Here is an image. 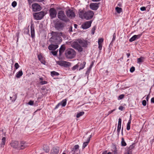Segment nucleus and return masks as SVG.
Listing matches in <instances>:
<instances>
[{
    "mask_svg": "<svg viewBox=\"0 0 154 154\" xmlns=\"http://www.w3.org/2000/svg\"><path fill=\"white\" fill-rule=\"evenodd\" d=\"M91 21H87L82 25V27L84 29H88L91 26Z\"/></svg>",
    "mask_w": 154,
    "mask_h": 154,
    "instance_id": "nucleus-14",
    "label": "nucleus"
},
{
    "mask_svg": "<svg viewBox=\"0 0 154 154\" xmlns=\"http://www.w3.org/2000/svg\"><path fill=\"white\" fill-rule=\"evenodd\" d=\"M79 148V146L78 145H76L74 146V149L75 150L78 149Z\"/></svg>",
    "mask_w": 154,
    "mask_h": 154,
    "instance_id": "nucleus-55",
    "label": "nucleus"
},
{
    "mask_svg": "<svg viewBox=\"0 0 154 154\" xmlns=\"http://www.w3.org/2000/svg\"><path fill=\"white\" fill-rule=\"evenodd\" d=\"M103 39L102 38H100L98 40V44H102V43L103 42Z\"/></svg>",
    "mask_w": 154,
    "mask_h": 154,
    "instance_id": "nucleus-37",
    "label": "nucleus"
},
{
    "mask_svg": "<svg viewBox=\"0 0 154 154\" xmlns=\"http://www.w3.org/2000/svg\"><path fill=\"white\" fill-rule=\"evenodd\" d=\"M38 60L40 61L42 63L44 64H45V62L41 54H39L38 55Z\"/></svg>",
    "mask_w": 154,
    "mask_h": 154,
    "instance_id": "nucleus-20",
    "label": "nucleus"
},
{
    "mask_svg": "<svg viewBox=\"0 0 154 154\" xmlns=\"http://www.w3.org/2000/svg\"><path fill=\"white\" fill-rule=\"evenodd\" d=\"M135 67L134 66H132L130 69V71L131 72H133L135 70Z\"/></svg>",
    "mask_w": 154,
    "mask_h": 154,
    "instance_id": "nucleus-44",
    "label": "nucleus"
},
{
    "mask_svg": "<svg viewBox=\"0 0 154 154\" xmlns=\"http://www.w3.org/2000/svg\"><path fill=\"white\" fill-rule=\"evenodd\" d=\"M66 103V99L63 100L62 102L59 103L55 107L54 109H56L58 108L60 105H62L63 106H65Z\"/></svg>",
    "mask_w": 154,
    "mask_h": 154,
    "instance_id": "nucleus-16",
    "label": "nucleus"
},
{
    "mask_svg": "<svg viewBox=\"0 0 154 154\" xmlns=\"http://www.w3.org/2000/svg\"><path fill=\"white\" fill-rule=\"evenodd\" d=\"M94 61H93L91 63V64L89 68L88 69L87 71L86 72V73H87V72H90V71L91 70V69L93 66L94 65Z\"/></svg>",
    "mask_w": 154,
    "mask_h": 154,
    "instance_id": "nucleus-29",
    "label": "nucleus"
},
{
    "mask_svg": "<svg viewBox=\"0 0 154 154\" xmlns=\"http://www.w3.org/2000/svg\"><path fill=\"white\" fill-rule=\"evenodd\" d=\"M88 43L87 41L84 39H78L71 44V47L76 50L79 52H82L83 50V48H87Z\"/></svg>",
    "mask_w": 154,
    "mask_h": 154,
    "instance_id": "nucleus-2",
    "label": "nucleus"
},
{
    "mask_svg": "<svg viewBox=\"0 0 154 154\" xmlns=\"http://www.w3.org/2000/svg\"><path fill=\"white\" fill-rule=\"evenodd\" d=\"M131 115H130L129 119L127 124V129L128 130H129L130 129V124L131 123Z\"/></svg>",
    "mask_w": 154,
    "mask_h": 154,
    "instance_id": "nucleus-23",
    "label": "nucleus"
},
{
    "mask_svg": "<svg viewBox=\"0 0 154 154\" xmlns=\"http://www.w3.org/2000/svg\"><path fill=\"white\" fill-rule=\"evenodd\" d=\"M74 27L75 28H77V26H78V25L77 24H75L74 25Z\"/></svg>",
    "mask_w": 154,
    "mask_h": 154,
    "instance_id": "nucleus-63",
    "label": "nucleus"
},
{
    "mask_svg": "<svg viewBox=\"0 0 154 154\" xmlns=\"http://www.w3.org/2000/svg\"><path fill=\"white\" fill-rule=\"evenodd\" d=\"M57 63L62 66H64L65 67H67L70 66L71 63L69 62H67L64 61H58L57 62Z\"/></svg>",
    "mask_w": 154,
    "mask_h": 154,
    "instance_id": "nucleus-10",
    "label": "nucleus"
},
{
    "mask_svg": "<svg viewBox=\"0 0 154 154\" xmlns=\"http://www.w3.org/2000/svg\"><path fill=\"white\" fill-rule=\"evenodd\" d=\"M57 17L60 20L65 22H68L69 21V20L65 15L64 11H60L58 12L57 14Z\"/></svg>",
    "mask_w": 154,
    "mask_h": 154,
    "instance_id": "nucleus-4",
    "label": "nucleus"
},
{
    "mask_svg": "<svg viewBox=\"0 0 154 154\" xmlns=\"http://www.w3.org/2000/svg\"><path fill=\"white\" fill-rule=\"evenodd\" d=\"M134 35L130 39H129V41L130 42H132L136 39V38L135 37Z\"/></svg>",
    "mask_w": 154,
    "mask_h": 154,
    "instance_id": "nucleus-35",
    "label": "nucleus"
},
{
    "mask_svg": "<svg viewBox=\"0 0 154 154\" xmlns=\"http://www.w3.org/2000/svg\"><path fill=\"white\" fill-rule=\"evenodd\" d=\"M6 142V138L5 137H2V142H1V147H3L5 144Z\"/></svg>",
    "mask_w": 154,
    "mask_h": 154,
    "instance_id": "nucleus-25",
    "label": "nucleus"
},
{
    "mask_svg": "<svg viewBox=\"0 0 154 154\" xmlns=\"http://www.w3.org/2000/svg\"><path fill=\"white\" fill-rule=\"evenodd\" d=\"M79 17L82 19H84L85 16V13H84V11L79 9Z\"/></svg>",
    "mask_w": 154,
    "mask_h": 154,
    "instance_id": "nucleus-18",
    "label": "nucleus"
},
{
    "mask_svg": "<svg viewBox=\"0 0 154 154\" xmlns=\"http://www.w3.org/2000/svg\"><path fill=\"white\" fill-rule=\"evenodd\" d=\"M51 35L52 37L50 40L51 44L49 45L48 49L50 50L54 51L58 48V44L62 42V38L61 36H63V33L52 31Z\"/></svg>",
    "mask_w": 154,
    "mask_h": 154,
    "instance_id": "nucleus-1",
    "label": "nucleus"
},
{
    "mask_svg": "<svg viewBox=\"0 0 154 154\" xmlns=\"http://www.w3.org/2000/svg\"><path fill=\"white\" fill-rule=\"evenodd\" d=\"M29 5H30L31 3H32L33 2V1L32 0H28Z\"/></svg>",
    "mask_w": 154,
    "mask_h": 154,
    "instance_id": "nucleus-56",
    "label": "nucleus"
},
{
    "mask_svg": "<svg viewBox=\"0 0 154 154\" xmlns=\"http://www.w3.org/2000/svg\"><path fill=\"white\" fill-rule=\"evenodd\" d=\"M91 137V135H90V136L88 138L87 141L83 143V146H82V149H83L84 148H85L88 145V143H89V141L90 140V138Z\"/></svg>",
    "mask_w": 154,
    "mask_h": 154,
    "instance_id": "nucleus-21",
    "label": "nucleus"
},
{
    "mask_svg": "<svg viewBox=\"0 0 154 154\" xmlns=\"http://www.w3.org/2000/svg\"><path fill=\"white\" fill-rule=\"evenodd\" d=\"M44 12L42 11L38 13H35L33 14V16L35 19L37 20H39L42 19L44 16Z\"/></svg>",
    "mask_w": 154,
    "mask_h": 154,
    "instance_id": "nucleus-6",
    "label": "nucleus"
},
{
    "mask_svg": "<svg viewBox=\"0 0 154 154\" xmlns=\"http://www.w3.org/2000/svg\"><path fill=\"white\" fill-rule=\"evenodd\" d=\"M64 26V23L60 21H57L54 24L55 28L58 30H63Z\"/></svg>",
    "mask_w": 154,
    "mask_h": 154,
    "instance_id": "nucleus-5",
    "label": "nucleus"
},
{
    "mask_svg": "<svg viewBox=\"0 0 154 154\" xmlns=\"http://www.w3.org/2000/svg\"><path fill=\"white\" fill-rule=\"evenodd\" d=\"M80 65H79V66H80V67L79 69V70H80L81 69H83L84 68L86 64V62L84 61L82 63H80Z\"/></svg>",
    "mask_w": 154,
    "mask_h": 154,
    "instance_id": "nucleus-24",
    "label": "nucleus"
},
{
    "mask_svg": "<svg viewBox=\"0 0 154 154\" xmlns=\"http://www.w3.org/2000/svg\"><path fill=\"white\" fill-rule=\"evenodd\" d=\"M17 97V94H15V95L14 96V101L16 99Z\"/></svg>",
    "mask_w": 154,
    "mask_h": 154,
    "instance_id": "nucleus-59",
    "label": "nucleus"
},
{
    "mask_svg": "<svg viewBox=\"0 0 154 154\" xmlns=\"http://www.w3.org/2000/svg\"><path fill=\"white\" fill-rule=\"evenodd\" d=\"M134 147L133 145H131L128 148V149H127V150L129 151V150H130L131 152H132L131 149Z\"/></svg>",
    "mask_w": 154,
    "mask_h": 154,
    "instance_id": "nucleus-38",
    "label": "nucleus"
},
{
    "mask_svg": "<svg viewBox=\"0 0 154 154\" xmlns=\"http://www.w3.org/2000/svg\"><path fill=\"white\" fill-rule=\"evenodd\" d=\"M122 122V119L121 118L119 119L118 123V126H121Z\"/></svg>",
    "mask_w": 154,
    "mask_h": 154,
    "instance_id": "nucleus-41",
    "label": "nucleus"
},
{
    "mask_svg": "<svg viewBox=\"0 0 154 154\" xmlns=\"http://www.w3.org/2000/svg\"><path fill=\"white\" fill-rule=\"evenodd\" d=\"M142 34H139L137 35H134L135 36V37L136 38V39L139 38L140 36H141Z\"/></svg>",
    "mask_w": 154,
    "mask_h": 154,
    "instance_id": "nucleus-47",
    "label": "nucleus"
},
{
    "mask_svg": "<svg viewBox=\"0 0 154 154\" xmlns=\"http://www.w3.org/2000/svg\"><path fill=\"white\" fill-rule=\"evenodd\" d=\"M14 67L16 69H17L19 67V65L17 63H16L14 65Z\"/></svg>",
    "mask_w": 154,
    "mask_h": 154,
    "instance_id": "nucleus-43",
    "label": "nucleus"
},
{
    "mask_svg": "<svg viewBox=\"0 0 154 154\" xmlns=\"http://www.w3.org/2000/svg\"><path fill=\"white\" fill-rule=\"evenodd\" d=\"M31 36L32 38L35 37V31L34 27L32 26H31Z\"/></svg>",
    "mask_w": 154,
    "mask_h": 154,
    "instance_id": "nucleus-22",
    "label": "nucleus"
},
{
    "mask_svg": "<svg viewBox=\"0 0 154 154\" xmlns=\"http://www.w3.org/2000/svg\"><path fill=\"white\" fill-rule=\"evenodd\" d=\"M151 102L154 103V97L152 98L151 99Z\"/></svg>",
    "mask_w": 154,
    "mask_h": 154,
    "instance_id": "nucleus-60",
    "label": "nucleus"
},
{
    "mask_svg": "<svg viewBox=\"0 0 154 154\" xmlns=\"http://www.w3.org/2000/svg\"><path fill=\"white\" fill-rule=\"evenodd\" d=\"M127 56L128 57H129L130 56V54L129 53H127Z\"/></svg>",
    "mask_w": 154,
    "mask_h": 154,
    "instance_id": "nucleus-64",
    "label": "nucleus"
},
{
    "mask_svg": "<svg viewBox=\"0 0 154 154\" xmlns=\"http://www.w3.org/2000/svg\"><path fill=\"white\" fill-rule=\"evenodd\" d=\"M58 52V50L57 51H51L50 52V53H51L54 56H56L57 55V53Z\"/></svg>",
    "mask_w": 154,
    "mask_h": 154,
    "instance_id": "nucleus-36",
    "label": "nucleus"
},
{
    "mask_svg": "<svg viewBox=\"0 0 154 154\" xmlns=\"http://www.w3.org/2000/svg\"><path fill=\"white\" fill-rule=\"evenodd\" d=\"M124 154H132V152H131L130 150L128 151L126 150V152Z\"/></svg>",
    "mask_w": 154,
    "mask_h": 154,
    "instance_id": "nucleus-51",
    "label": "nucleus"
},
{
    "mask_svg": "<svg viewBox=\"0 0 154 154\" xmlns=\"http://www.w3.org/2000/svg\"><path fill=\"white\" fill-rule=\"evenodd\" d=\"M124 107L122 106H120L119 107V109L121 110H122L123 109Z\"/></svg>",
    "mask_w": 154,
    "mask_h": 154,
    "instance_id": "nucleus-58",
    "label": "nucleus"
},
{
    "mask_svg": "<svg viewBox=\"0 0 154 154\" xmlns=\"http://www.w3.org/2000/svg\"><path fill=\"white\" fill-rule=\"evenodd\" d=\"M84 114V112H81L79 113H78L76 115V117L77 118L80 117L81 116L83 115Z\"/></svg>",
    "mask_w": 154,
    "mask_h": 154,
    "instance_id": "nucleus-32",
    "label": "nucleus"
},
{
    "mask_svg": "<svg viewBox=\"0 0 154 154\" xmlns=\"http://www.w3.org/2000/svg\"><path fill=\"white\" fill-rule=\"evenodd\" d=\"M50 16L51 19H52L57 17V12L56 10L53 8L50 9L49 11Z\"/></svg>",
    "mask_w": 154,
    "mask_h": 154,
    "instance_id": "nucleus-9",
    "label": "nucleus"
},
{
    "mask_svg": "<svg viewBox=\"0 0 154 154\" xmlns=\"http://www.w3.org/2000/svg\"><path fill=\"white\" fill-rule=\"evenodd\" d=\"M80 65V63L79 62L77 64L74 66L72 68V69L73 71L75 70L76 69H78Z\"/></svg>",
    "mask_w": 154,
    "mask_h": 154,
    "instance_id": "nucleus-28",
    "label": "nucleus"
},
{
    "mask_svg": "<svg viewBox=\"0 0 154 154\" xmlns=\"http://www.w3.org/2000/svg\"><path fill=\"white\" fill-rule=\"evenodd\" d=\"M125 95L124 94H121L118 97V99L119 100H121L124 97Z\"/></svg>",
    "mask_w": 154,
    "mask_h": 154,
    "instance_id": "nucleus-42",
    "label": "nucleus"
},
{
    "mask_svg": "<svg viewBox=\"0 0 154 154\" xmlns=\"http://www.w3.org/2000/svg\"><path fill=\"white\" fill-rule=\"evenodd\" d=\"M94 12L91 11H89L85 13V16L84 18L86 20H89L92 18L94 15Z\"/></svg>",
    "mask_w": 154,
    "mask_h": 154,
    "instance_id": "nucleus-8",
    "label": "nucleus"
},
{
    "mask_svg": "<svg viewBox=\"0 0 154 154\" xmlns=\"http://www.w3.org/2000/svg\"><path fill=\"white\" fill-rule=\"evenodd\" d=\"M65 56L67 59H72L74 58L76 55V52L72 48L67 49L65 51Z\"/></svg>",
    "mask_w": 154,
    "mask_h": 154,
    "instance_id": "nucleus-3",
    "label": "nucleus"
},
{
    "mask_svg": "<svg viewBox=\"0 0 154 154\" xmlns=\"http://www.w3.org/2000/svg\"><path fill=\"white\" fill-rule=\"evenodd\" d=\"M149 98V95H148L147 96V97H146V100L147 101H148V100Z\"/></svg>",
    "mask_w": 154,
    "mask_h": 154,
    "instance_id": "nucleus-62",
    "label": "nucleus"
},
{
    "mask_svg": "<svg viewBox=\"0 0 154 154\" xmlns=\"http://www.w3.org/2000/svg\"><path fill=\"white\" fill-rule=\"evenodd\" d=\"M43 149L45 152H49V147L46 145H45L43 146Z\"/></svg>",
    "mask_w": 154,
    "mask_h": 154,
    "instance_id": "nucleus-27",
    "label": "nucleus"
},
{
    "mask_svg": "<svg viewBox=\"0 0 154 154\" xmlns=\"http://www.w3.org/2000/svg\"><path fill=\"white\" fill-rule=\"evenodd\" d=\"M142 105L143 106H146V100H144L142 101Z\"/></svg>",
    "mask_w": 154,
    "mask_h": 154,
    "instance_id": "nucleus-46",
    "label": "nucleus"
},
{
    "mask_svg": "<svg viewBox=\"0 0 154 154\" xmlns=\"http://www.w3.org/2000/svg\"><path fill=\"white\" fill-rule=\"evenodd\" d=\"M115 110H116V109H114L113 110H111L108 113V114L107 115V116L109 115L111 113H112L113 111H115Z\"/></svg>",
    "mask_w": 154,
    "mask_h": 154,
    "instance_id": "nucleus-50",
    "label": "nucleus"
},
{
    "mask_svg": "<svg viewBox=\"0 0 154 154\" xmlns=\"http://www.w3.org/2000/svg\"><path fill=\"white\" fill-rule=\"evenodd\" d=\"M40 83L42 84V85H44V84H47V82L45 81H41V82H40Z\"/></svg>",
    "mask_w": 154,
    "mask_h": 154,
    "instance_id": "nucleus-49",
    "label": "nucleus"
},
{
    "mask_svg": "<svg viewBox=\"0 0 154 154\" xmlns=\"http://www.w3.org/2000/svg\"><path fill=\"white\" fill-rule=\"evenodd\" d=\"M69 28V29L68 30L69 32H72V26H70Z\"/></svg>",
    "mask_w": 154,
    "mask_h": 154,
    "instance_id": "nucleus-57",
    "label": "nucleus"
},
{
    "mask_svg": "<svg viewBox=\"0 0 154 154\" xmlns=\"http://www.w3.org/2000/svg\"><path fill=\"white\" fill-rule=\"evenodd\" d=\"M66 14L67 17L71 19L73 18L75 16V11L71 9H69L66 11Z\"/></svg>",
    "mask_w": 154,
    "mask_h": 154,
    "instance_id": "nucleus-7",
    "label": "nucleus"
},
{
    "mask_svg": "<svg viewBox=\"0 0 154 154\" xmlns=\"http://www.w3.org/2000/svg\"><path fill=\"white\" fill-rule=\"evenodd\" d=\"M140 9L141 11H144L146 10V8H145V7H141L140 8Z\"/></svg>",
    "mask_w": 154,
    "mask_h": 154,
    "instance_id": "nucleus-54",
    "label": "nucleus"
},
{
    "mask_svg": "<svg viewBox=\"0 0 154 154\" xmlns=\"http://www.w3.org/2000/svg\"><path fill=\"white\" fill-rule=\"evenodd\" d=\"M116 12L118 13H120L122 11V9L121 8H119L118 7H117L116 8Z\"/></svg>",
    "mask_w": 154,
    "mask_h": 154,
    "instance_id": "nucleus-34",
    "label": "nucleus"
},
{
    "mask_svg": "<svg viewBox=\"0 0 154 154\" xmlns=\"http://www.w3.org/2000/svg\"><path fill=\"white\" fill-rule=\"evenodd\" d=\"M121 128V126H118L117 131V134L118 135H119V134Z\"/></svg>",
    "mask_w": 154,
    "mask_h": 154,
    "instance_id": "nucleus-39",
    "label": "nucleus"
},
{
    "mask_svg": "<svg viewBox=\"0 0 154 154\" xmlns=\"http://www.w3.org/2000/svg\"><path fill=\"white\" fill-rule=\"evenodd\" d=\"M144 58L143 57H141L137 59V63H140L143 62Z\"/></svg>",
    "mask_w": 154,
    "mask_h": 154,
    "instance_id": "nucleus-33",
    "label": "nucleus"
},
{
    "mask_svg": "<svg viewBox=\"0 0 154 154\" xmlns=\"http://www.w3.org/2000/svg\"><path fill=\"white\" fill-rule=\"evenodd\" d=\"M51 75L52 76H53L54 75H58L59 74L57 72L54 71L51 72Z\"/></svg>",
    "mask_w": 154,
    "mask_h": 154,
    "instance_id": "nucleus-31",
    "label": "nucleus"
},
{
    "mask_svg": "<svg viewBox=\"0 0 154 154\" xmlns=\"http://www.w3.org/2000/svg\"><path fill=\"white\" fill-rule=\"evenodd\" d=\"M23 74L22 70H20L17 73L16 77L17 78H19L23 75Z\"/></svg>",
    "mask_w": 154,
    "mask_h": 154,
    "instance_id": "nucleus-26",
    "label": "nucleus"
},
{
    "mask_svg": "<svg viewBox=\"0 0 154 154\" xmlns=\"http://www.w3.org/2000/svg\"><path fill=\"white\" fill-rule=\"evenodd\" d=\"M32 7L34 11H39L41 9V6L37 3H35L32 4Z\"/></svg>",
    "mask_w": 154,
    "mask_h": 154,
    "instance_id": "nucleus-12",
    "label": "nucleus"
},
{
    "mask_svg": "<svg viewBox=\"0 0 154 154\" xmlns=\"http://www.w3.org/2000/svg\"><path fill=\"white\" fill-rule=\"evenodd\" d=\"M98 48L100 50H101L102 48V45L101 44H98Z\"/></svg>",
    "mask_w": 154,
    "mask_h": 154,
    "instance_id": "nucleus-53",
    "label": "nucleus"
},
{
    "mask_svg": "<svg viewBox=\"0 0 154 154\" xmlns=\"http://www.w3.org/2000/svg\"><path fill=\"white\" fill-rule=\"evenodd\" d=\"M19 145V149H23L27 146V143L24 141H21Z\"/></svg>",
    "mask_w": 154,
    "mask_h": 154,
    "instance_id": "nucleus-13",
    "label": "nucleus"
},
{
    "mask_svg": "<svg viewBox=\"0 0 154 154\" xmlns=\"http://www.w3.org/2000/svg\"><path fill=\"white\" fill-rule=\"evenodd\" d=\"M17 4L16 2L14 1L12 3V5L13 7H14L16 6Z\"/></svg>",
    "mask_w": 154,
    "mask_h": 154,
    "instance_id": "nucleus-45",
    "label": "nucleus"
},
{
    "mask_svg": "<svg viewBox=\"0 0 154 154\" xmlns=\"http://www.w3.org/2000/svg\"><path fill=\"white\" fill-rule=\"evenodd\" d=\"M10 145L11 147L14 148L19 149V142L17 141H12Z\"/></svg>",
    "mask_w": 154,
    "mask_h": 154,
    "instance_id": "nucleus-15",
    "label": "nucleus"
},
{
    "mask_svg": "<svg viewBox=\"0 0 154 154\" xmlns=\"http://www.w3.org/2000/svg\"><path fill=\"white\" fill-rule=\"evenodd\" d=\"M107 151H104L102 153V154H107Z\"/></svg>",
    "mask_w": 154,
    "mask_h": 154,
    "instance_id": "nucleus-61",
    "label": "nucleus"
},
{
    "mask_svg": "<svg viewBox=\"0 0 154 154\" xmlns=\"http://www.w3.org/2000/svg\"><path fill=\"white\" fill-rule=\"evenodd\" d=\"M34 102L32 100H30L28 103L30 105H32L33 104Z\"/></svg>",
    "mask_w": 154,
    "mask_h": 154,
    "instance_id": "nucleus-48",
    "label": "nucleus"
},
{
    "mask_svg": "<svg viewBox=\"0 0 154 154\" xmlns=\"http://www.w3.org/2000/svg\"><path fill=\"white\" fill-rule=\"evenodd\" d=\"M95 29H96V27L95 26H94V27H93L92 28V30H91V32H92L91 33L93 35L94 34Z\"/></svg>",
    "mask_w": 154,
    "mask_h": 154,
    "instance_id": "nucleus-40",
    "label": "nucleus"
},
{
    "mask_svg": "<svg viewBox=\"0 0 154 154\" xmlns=\"http://www.w3.org/2000/svg\"><path fill=\"white\" fill-rule=\"evenodd\" d=\"M59 151V148L57 147H54L51 150V154H58Z\"/></svg>",
    "mask_w": 154,
    "mask_h": 154,
    "instance_id": "nucleus-17",
    "label": "nucleus"
},
{
    "mask_svg": "<svg viewBox=\"0 0 154 154\" xmlns=\"http://www.w3.org/2000/svg\"><path fill=\"white\" fill-rule=\"evenodd\" d=\"M100 3H91L90 5V8L93 10H97L98 8Z\"/></svg>",
    "mask_w": 154,
    "mask_h": 154,
    "instance_id": "nucleus-11",
    "label": "nucleus"
},
{
    "mask_svg": "<svg viewBox=\"0 0 154 154\" xmlns=\"http://www.w3.org/2000/svg\"><path fill=\"white\" fill-rule=\"evenodd\" d=\"M66 49V47L64 45H62L60 48L59 50V55L61 56L63 53Z\"/></svg>",
    "mask_w": 154,
    "mask_h": 154,
    "instance_id": "nucleus-19",
    "label": "nucleus"
},
{
    "mask_svg": "<svg viewBox=\"0 0 154 154\" xmlns=\"http://www.w3.org/2000/svg\"><path fill=\"white\" fill-rule=\"evenodd\" d=\"M116 33H114L113 35V37L112 39V41H114L116 39Z\"/></svg>",
    "mask_w": 154,
    "mask_h": 154,
    "instance_id": "nucleus-52",
    "label": "nucleus"
},
{
    "mask_svg": "<svg viewBox=\"0 0 154 154\" xmlns=\"http://www.w3.org/2000/svg\"><path fill=\"white\" fill-rule=\"evenodd\" d=\"M121 145L122 146H125L126 145V143L123 137L122 138Z\"/></svg>",
    "mask_w": 154,
    "mask_h": 154,
    "instance_id": "nucleus-30",
    "label": "nucleus"
}]
</instances>
